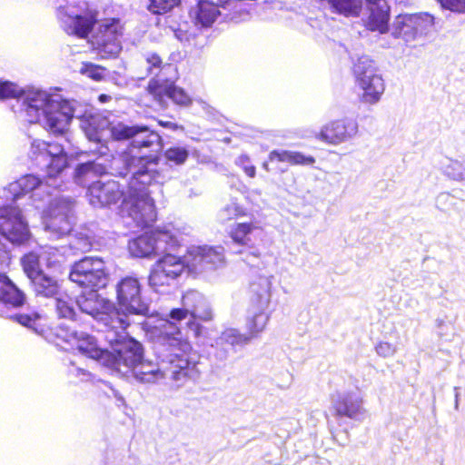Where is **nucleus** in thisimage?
<instances>
[{
  "instance_id": "obj_15",
  "label": "nucleus",
  "mask_w": 465,
  "mask_h": 465,
  "mask_svg": "<svg viewBox=\"0 0 465 465\" xmlns=\"http://www.w3.org/2000/svg\"><path fill=\"white\" fill-rule=\"evenodd\" d=\"M358 125L354 120L342 118L324 124L315 137L329 144H338L354 136Z\"/></svg>"
},
{
  "instance_id": "obj_16",
  "label": "nucleus",
  "mask_w": 465,
  "mask_h": 465,
  "mask_svg": "<svg viewBox=\"0 0 465 465\" xmlns=\"http://www.w3.org/2000/svg\"><path fill=\"white\" fill-rule=\"evenodd\" d=\"M76 303L79 309L92 317L102 321L110 328V322L113 318L112 304L94 290L78 296Z\"/></svg>"
},
{
  "instance_id": "obj_27",
  "label": "nucleus",
  "mask_w": 465,
  "mask_h": 465,
  "mask_svg": "<svg viewBox=\"0 0 465 465\" xmlns=\"http://www.w3.org/2000/svg\"><path fill=\"white\" fill-rule=\"evenodd\" d=\"M184 271L193 275L206 274L203 254L201 246L189 248L182 256Z\"/></svg>"
},
{
  "instance_id": "obj_62",
  "label": "nucleus",
  "mask_w": 465,
  "mask_h": 465,
  "mask_svg": "<svg viewBox=\"0 0 465 465\" xmlns=\"http://www.w3.org/2000/svg\"><path fill=\"white\" fill-rule=\"evenodd\" d=\"M366 2H367V5H371V4L383 3L386 1L385 0H366Z\"/></svg>"
},
{
  "instance_id": "obj_10",
  "label": "nucleus",
  "mask_w": 465,
  "mask_h": 465,
  "mask_svg": "<svg viewBox=\"0 0 465 465\" xmlns=\"http://www.w3.org/2000/svg\"><path fill=\"white\" fill-rule=\"evenodd\" d=\"M0 233L13 243H22L28 239L27 225L15 205L0 206Z\"/></svg>"
},
{
  "instance_id": "obj_49",
  "label": "nucleus",
  "mask_w": 465,
  "mask_h": 465,
  "mask_svg": "<svg viewBox=\"0 0 465 465\" xmlns=\"http://www.w3.org/2000/svg\"><path fill=\"white\" fill-rule=\"evenodd\" d=\"M21 94L16 85L8 81H0V100L16 98Z\"/></svg>"
},
{
  "instance_id": "obj_37",
  "label": "nucleus",
  "mask_w": 465,
  "mask_h": 465,
  "mask_svg": "<svg viewBox=\"0 0 465 465\" xmlns=\"http://www.w3.org/2000/svg\"><path fill=\"white\" fill-rule=\"evenodd\" d=\"M331 6L345 15H359L361 10V0H329Z\"/></svg>"
},
{
  "instance_id": "obj_48",
  "label": "nucleus",
  "mask_w": 465,
  "mask_h": 465,
  "mask_svg": "<svg viewBox=\"0 0 465 465\" xmlns=\"http://www.w3.org/2000/svg\"><path fill=\"white\" fill-rule=\"evenodd\" d=\"M41 316L35 312L32 314H17L14 316V319L17 321L20 324L33 329L36 332H38V323L37 322L40 320Z\"/></svg>"
},
{
  "instance_id": "obj_52",
  "label": "nucleus",
  "mask_w": 465,
  "mask_h": 465,
  "mask_svg": "<svg viewBox=\"0 0 465 465\" xmlns=\"http://www.w3.org/2000/svg\"><path fill=\"white\" fill-rule=\"evenodd\" d=\"M375 351L381 357L390 358L396 353L397 347L396 345L388 341H381L376 345Z\"/></svg>"
},
{
  "instance_id": "obj_19",
  "label": "nucleus",
  "mask_w": 465,
  "mask_h": 465,
  "mask_svg": "<svg viewBox=\"0 0 465 465\" xmlns=\"http://www.w3.org/2000/svg\"><path fill=\"white\" fill-rule=\"evenodd\" d=\"M72 348L78 350L82 354L98 361L104 365L105 359H109V351L104 350L94 336L84 332L72 331L65 338Z\"/></svg>"
},
{
  "instance_id": "obj_51",
  "label": "nucleus",
  "mask_w": 465,
  "mask_h": 465,
  "mask_svg": "<svg viewBox=\"0 0 465 465\" xmlns=\"http://www.w3.org/2000/svg\"><path fill=\"white\" fill-rule=\"evenodd\" d=\"M315 158L312 155H305L301 152H292L291 154V165H312Z\"/></svg>"
},
{
  "instance_id": "obj_64",
  "label": "nucleus",
  "mask_w": 465,
  "mask_h": 465,
  "mask_svg": "<svg viewBox=\"0 0 465 465\" xmlns=\"http://www.w3.org/2000/svg\"><path fill=\"white\" fill-rule=\"evenodd\" d=\"M242 10H240L239 12H234V13L232 14V15H233V16H235V15H236V14L241 15V14H242Z\"/></svg>"
},
{
  "instance_id": "obj_17",
  "label": "nucleus",
  "mask_w": 465,
  "mask_h": 465,
  "mask_svg": "<svg viewBox=\"0 0 465 465\" xmlns=\"http://www.w3.org/2000/svg\"><path fill=\"white\" fill-rule=\"evenodd\" d=\"M44 184V181L34 174H25L17 180L8 183L2 191L0 199L5 203H10L29 196L33 199L35 190L40 188Z\"/></svg>"
},
{
  "instance_id": "obj_60",
  "label": "nucleus",
  "mask_w": 465,
  "mask_h": 465,
  "mask_svg": "<svg viewBox=\"0 0 465 465\" xmlns=\"http://www.w3.org/2000/svg\"><path fill=\"white\" fill-rule=\"evenodd\" d=\"M75 375L79 376V375H83V378L82 380L83 381H87L89 379V377L91 376V374L82 369H75Z\"/></svg>"
},
{
  "instance_id": "obj_36",
  "label": "nucleus",
  "mask_w": 465,
  "mask_h": 465,
  "mask_svg": "<svg viewBox=\"0 0 465 465\" xmlns=\"http://www.w3.org/2000/svg\"><path fill=\"white\" fill-rule=\"evenodd\" d=\"M172 84L162 83L156 79H151L147 84V92L156 100L160 104L163 105L166 99L169 97V92Z\"/></svg>"
},
{
  "instance_id": "obj_59",
  "label": "nucleus",
  "mask_w": 465,
  "mask_h": 465,
  "mask_svg": "<svg viewBox=\"0 0 465 465\" xmlns=\"http://www.w3.org/2000/svg\"><path fill=\"white\" fill-rule=\"evenodd\" d=\"M157 123L160 126L171 129L173 131H175L179 128V125L173 122L159 120Z\"/></svg>"
},
{
  "instance_id": "obj_40",
  "label": "nucleus",
  "mask_w": 465,
  "mask_h": 465,
  "mask_svg": "<svg viewBox=\"0 0 465 465\" xmlns=\"http://www.w3.org/2000/svg\"><path fill=\"white\" fill-rule=\"evenodd\" d=\"M79 72L81 74L86 75L92 80L99 82L104 79L106 68L91 62H83Z\"/></svg>"
},
{
  "instance_id": "obj_53",
  "label": "nucleus",
  "mask_w": 465,
  "mask_h": 465,
  "mask_svg": "<svg viewBox=\"0 0 465 465\" xmlns=\"http://www.w3.org/2000/svg\"><path fill=\"white\" fill-rule=\"evenodd\" d=\"M62 255L58 253V251L54 248H48L41 254V259L46 261L48 266H54L60 263Z\"/></svg>"
},
{
  "instance_id": "obj_34",
  "label": "nucleus",
  "mask_w": 465,
  "mask_h": 465,
  "mask_svg": "<svg viewBox=\"0 0 465 465\" xmlns=\"http://www.w3.org/2000/svg\"><path fill=\"white\" fill-rule=\"evenodd\" d=\"M31 281L37 293L46 297L58 294L59 285L57 281L44 272L36 275Z\"/></svg>"
},
{
  "instance_id": "obj_35",
  "label": "nucleus",
  "mask_w": 465,
  "mask_h": 465,
  "mask_svg": "<svg viewBox=\"0 0 465 465\" xmlns=\"http://www.w3.org/2000/svg\"><path fill=\"white\" fill-rule=\"evenodd\" d=\"M254 228L255 226L252 223H236L230 231V237L236 244L249 246L252 243L250 234Z\"/></svg>"
},
{
  "instance_id": "obj_21",
  "label": "nucleus",
  "mask_w": 465,
  "mask_h": 465,
  "mask_svg": "<svg viewBox=\"0 0 465 465\" xmlns=\"http://www.w3.org/2000/svg\"><path fill=\"white\" fill-rule=\"evenodd\" d=\"M96 23L95 14L87 12L83 15L69 16L64 23V30L69 35L85 39L89 36Z\"/></svg>"
},
{
  "instance_id": "obj_43",
  "label": "nucleus",
  "mask_w": 465,
  "mask_h": 465,
  "mask_svg": "<svg viewBox=\"0 0 465 465\" xmlns=\"http://www.w3.org/2000/svg\"><path fill=\"white\" fill-rule=\"evenodd\" d=\"M56 312L59 317L74 319L75 312L71 298L67 295H60L55 299Z\"/></svg>"
},
{
  "instance_id": "obj_50",
  "label": "nucleus",
  "mask_w": 465,
  "mask_h": 465,
  "mask_svg": "<svg viewBox=\"0 0 465 465\" xmlns=\"http://www.w3.org/2000/svg\"><path fill=\"white\" fill-rule=\"evenodd\" d=\"M440 6L450 12L465 13V0H438Z\"/></svg>"
},
{
  "instance_id": "obj_30",
  "label": "nucleus",
  "mask_w": 465,
  "mask_h": 465,
  "mask_svg": "<svg viewBox=\"0 0 465 465\" xmlns=\"http://www.w3.org/2000/svg\"><path fill=\"white\" fill-rule=\"evenodd\" d=\"M146 131V125H127L124 123H117L109 127L110 136L114 141L130 140Z\"/></svg>"
},
{
  "instance_id": "obj_58",
  "label": "nucleus",
  "mask_w": 465,
  "mask_h": 465,
  "mask_svg": "<svg viewBox=\"0 0 465 465\" xmlns=\"http://www.w3.org/2000/svg\"><path fill=\"white\" fill-rule=\"evenodd\" d=\"M37 101H38V99L35 98V97L27 98L25 111L28 115H30L33 112L37 113L40 110V108L43 106V104H35ZM41 102L44 103L43 98L41 99Z\"/></svg>"
},
{
  "instance_id": "obj_25",
  "label": "nucleus",
  "mask_w": 465,
  "mask_h": 465,
  "mask_svg": "<svg viewBox=\"0 0 465 465\" xmlns=\"http://www.w3.org/2000/svg\"><path fill=\"white\" fill-rule=\"evenodd\" d=\"M218 2L215 4L210 0L198 1L193 11V19L196 25L203 27L211 26L221 15Z\"/></svg>"
},
{
  "instance_id": "obj_8",
  "label": "nucleus",
  "mask_w": 465,
  "mask_h": 465,
  "mask_svg": "<svg viewBox=\"0 0 465 465\" xmlns=\"http://www.w3.org/2000/svg\"><path fill=\"white\" fill-rule=\"evenodd\" d=\"M184 272L182 256L165 253L152 266L149 275V285L155 292H163Z\"/></svg>"
},
{
  "instance_id": "obj_20",
  "label": "nucleus",
  "mask_w": 465,
  "mask_h": 465,
  "mask_svg": "<svg viewBox=\"0 0 465 465\" xmlns=\"http://www.w3.org/2000/svg\"><path fill=\"white\" fill-rule=\"evenodd\" d=\"M182 305L191 312L193 320L209 322L213 319V309L206 298L195 290L187 291L182 297Z\"/></svg>"
},
{
  "instance_id": "obj_39",
  "label": "nucleus",
  "mask_w": 465,
  "mask_h": 465,
  "mask_svg": "<svg viewBox=\"0 0 465 465\" xmlns=\"http://www.w3.org/2000/svg\"><path fill=\"white\" fill-rule=\"evenodd\" d=\"M163 156L167 162L175 165H181L187 161L189 151L184 147L171 146L163 152Z\"/></svg>"
},
{
  "instance_id": "obj_18",
  "label": "nucleus",
  "mask_w": 465,
  "mask_h": 465,
  "mask_svg": "<svg viewBox=\"0 0 465 465\" xmlns=\"http://www.w3.org/2000/svg\"><path fill=\"white\" fill-rule=\"evenodd\" d=\"M89 203H125L123 187L114 180L105 183L100 181L89 185L86 193Z\"/></svg>"
},
{
  "instance_id": "obj_13",
  "label": "nucleus",
  "mask_w": 465,
  "mask_h": 465,
  "mask_svg": "<svg viewBox=\"0 0 465 465\" xmlns=\"http://www.w3.org/2000/svg\"><path fill=\"white\" fill-rule=\"evenodd\" d=\"M118 161L124 167L119 174L125 176L132 172V180L134 181L149 174V166L157 165L160 163V155L158 153L135 154L130 146L119 154Z\"/></svg>"
},
{
  "instance_id": "obj_26",
  "label": "nucleus",
  "mask_w": 465,
  "mask_h": 465,
  "mask_svg": "<svg viewBox=\"0 0 465 465\" xmlns=\"http://www.w3.org/2000/svg\"><path fill=\"white\" fill-rule=\"evenodd\" d=\"M272 285V276H259L251 285L252 292L253 293V302L261 311L267 308L271 302Z\"/></svg>"
},
{
  "instance_id": "obj_33",
  "label": "nucleus",
  "mask_w": 465,
  "mask_h": 465,
  "mask_svg": "<svg viewBox=\"0 0 465 465\" xmlns=\"http://www.w3.org/2000/svg\"><path fill=\"white\" fill-rule=\"evenodd\" d=\"M145 135L138 139H134L130 143L133 149L141 150L143 148H155L156 153L159 154L163 148V140L162 136L155 131L149 130L144 132Z\"/></svg>"
},
{
  "instance_id": "obj_7",
  "label": "nucleus",
  "mask_w": 465,
  "mask_h": 465,
  "mask_svg": "<svg viewBox=\"0 0 465 465\" xmlns=\"http://www.w3.org/2000/svg\"><path fill=\"white\" fill-rule=\"evenodd\" d=\"M114 351L104 365L123 375L132 373L143 359L142 344L131 338L118 341Z\"/></svg>"
},
{
  "instance_id": "obj_45",
  "label": "nucleus",
  "mask_w": 465,
  "mask_h": 465,
  "mask_svg": "<svg viewBox=\"0 0 465 465\" xmlns=\"http://www.w3.org/2000/svg\"><path fill=\"white\" fill-rule=\"evenodd\" d=\"M181 0H149L148 9L156 15H163L174 6L179 5Z\"/></svg>"
},
{
  "instance_id": "obj_23",
  "label": "nucleus",
  "mask_w": 465,
  "mask_h": 465,
  "mask_svg": "<svg viewBox=\"0 0 465 465\" xmlns=\"http://www.w3.org/2000/svg\"><path fill=\"white\" fill-rule=\"evenodd\" d=\"M71 119L72 115L64 113L60 104H52L45 110L44 127L54 135H61L64 134Z\"/></svg>"
},
{
  "instance_id": "obj_9",
  "label": "nucleus",
  "mask_w": 465,
  "mask_h": 465,
  "mask_svg": "<svg viewBox=\"0 0 465 465\" xmlns=\"http://www.w3.org/2000/svg\"><path fill=\"white\" fill-rule=\"evenodd\" d=\"M70 280L91 290L104 287L107 283V276L104 261L94 257L80 260L74 264Z\"/></svg>"
},
{
  "instance_id": "obj_22",
  "label": "nucleus",
  "mask_w": 465,
  "mask_h": 465,
  "mask_svg": "<svg viewBox=\"0 0 465 465\" xmlns=\"http://www.w3.org/2000/svg\"><path fill=\"white\" fill-rule=\"evenodd\" d=\"M369 15L364 20L366 29L384 34L389 30L390 7L387 2L367 5Z\"/></svg>"
},
{
  "instance_id": "obj_1",
  "label": "nucleus",
  "mask_w": 465,
  "mask_h": 465,
  "mask_svg": "<svg viewBox=\"0 0 465 465\" xmlns=\"http://www.w3.org/2000/svg\"><path fill=\"white\" fill-rule=\"evenodd\" d=\"M117 309L112 310L110 328L124 331L129 326L128 315H146L149 304L141 295V285L136 278H124L116 286Z\"/></svg>"
},
{
  "instance_id": "obj_5",
  "label": "nucleus",
  "mask_w": 465,
  "mask_h": 465,
  "mask_svg": "<svg viewBox=\"0 0 465 465\" xmlns=\"http://www.w3.org/2000/svg\"><path fill=\"white\" fill-rule=\"evenodd\" d=\"M353 74L361 90V101L370 104L377 103L384 92V82L377 74L374 61L368 56L360 57L353 64Z\"/></svg>"
},
{
  "instance_id": "obj_46",
  "label": "nucleus",
  "mask_w": 465,
  "mask_h": 465,
  "mask_svg": "<svg viewBox=\"0 0 465 465\" xmlns=\"http://www.w3.org/2000/svg\"><path fill=\"white\" fill-rule=\"evenodd\" d=\"M445 173L453 180L465 181V162L450 160L445 166Z\"/></svg>"
},
{
  "instance_id": "obj_41",
  "label": "nucleus",
  "mask_w": 465,
  "mask_h": 465,
  "mask_svg": "<svg viewBox=\"0 0 465 465\" xmlns=\"http://www.w3.org/2000/svg\"><path fill=\"white\" fill-rule=\"evenodd\" d=\"M267 322L268 317L262 312L256 313L248 321L247 328L249 334L247 337L250 338V341L264 330Z\"/></svg>"
},
{
  "instance_id": "obj_2",
  "label": "nucleus",
  "mask_w": 465,
  "mask_h": 465,
  "mask_svg": "<svg viewBox=\"0 0 465 465\" xmlns=\"http://www.w3.org/2000/svg\"><path fill=\"white\" fill-rule=\"evenodd\" d=\"M181 240L179 231L169 224L158 227L131 240L128 243V249L132 256L149 258L160 251L179 246Z\"/></svg>"
},
{
  "instance_id": "obj_14",
  "label": "nucleus",
  "mask_w": 465,
  "mask_h": 465,
  "mask_svg": "<svg viewBox=\"0 0 465 465\" xmlns=\"http://www.w3.org/2000/svg\"><path fill=\"white\" fill-rule=\"evenodd\" d=\"M332 407L337 416L361 421L366 415L364 400L359 391L339 393L332 399Z\"/></svg>"
},
{
  "instance_id": "obj_24",
  "label": "nucleus",
  "mask_w": 465,
  "mask_h": 465,
  "mask_svg": "<svg viewBox=\"0 0 465 465\" xmlns=\"http://www.w3.org/2000/svg\"><path fill=\"white\" fill-rule=\"evenodd\" d=\"M134 377L143 383H156L167 376V372L163 367L143 358L132 372Z\"/></svg>"
},
{
  "instance_id": "obj_61",
  "label": "nucleus",
  "mask_w": 465,
  "mask_h": 465,
  "mask_svg": "<svg viewBox=\"0 0 465 465\" xmlns=\"http://www.w3.org/2000/svg\"><path fill=\"white\" fill-rule=\"evenodd\" d=\"M98 100L101 102V103H107L111 100V96L108 95V94H101L99 96H98Z\"/></svg>"
},
{
  "instance_id": "obj_54",
  "label": "nucleus",
  "mask_w": 465,
  "mask_h": 465,
  "mask_svg": "<svg viewBox=\"0 0 465 465\" xmlns=\"http://www.w3.org/2000/svg\"><path fill=\"white\" fill-rule=\"evenodd\" d=\"M291 154L292 151L282 150H273L269 155L268 159L270 162H279V163H291Z\"/></svg>"
},
{
  "instance_id": "obj_47",
  "label": "nucleus",
  "mask_w": 465,
  "mask_h": 465,
  "mask_svg": "<svg viewBox=\"0 0 465 465\" xmlns=\"http://www.w3.org/2000/svg\"><path fill=\"white\" fill-rule=\"evenodd\" d=\"M173 101V103L179 105H189L192 103L191 97L185 93L182 88L175 86L174 84H171L169 97Z\"/></svg>"
},
{
  "instance_id": "obj_63",
  "label": "nucleus",
  "mask_w": 465,
  "mask_h": 465,
  "mask_svg": "<svg viewBox=\"0 0 465 465\" xmlns=\"http://www.w3.org/2000/svg\"><path fill=\"white\" fill-rule=\"evenodd\" d=\"M262 166H263V168H264L265 170L269 171V167H268V163H264L262 164Z\"/></svg>"
},
{
  "instance_id": "obj_29",
  "label": "nucleus",
  "mask_w": 465,
  "mask_h": 465,
  "mask_svg": "<svg viewBox=\"0 0 465 465\" xmlns=\"http://www.w3.org/2000/svg\"><path fill=\"white\" fill-rule=\"evenodd\" d=\"M206 273L223 268L226 264L224 248L222 246H201Z\"/></svg>"
},
{
  "instance_id": "obj_42",
  "label": "nucleus",
  "mask_w": 465,
  "mask_h": 465,
  "mask_svg": "<svg viewBox=\"0 0 465 465\" xmlns=\"http://www.w3.org/2000/svg\"><path fill=\"white\" fill-rule=\"evenodd\" d=\"M40 258L41 256L31 252L25 255L22 259L24 271L31 280L36 277V275L43 273V272L39 271Z\"/></svg>"
},
{
  "instance_id": "obj_3",
  "label": "nucleus",
  "mask_w": 465,
  "mask_h": 465,
  "mask_svg": "<svg viewBox=\"0 0 465 465\" xmlns=\"http://www.w3.org/2000/svg\"><path fill=\"white\" fill-rule=\"evenodd\" d=\"M31 159L35 167L45 171L48 178H56L68 166L67 153L62 144L55 142L34 141Z\"/></svg>"
},
{
  "instance_id": "obj_57",
  "label": "nucleus",
  "mask_w": 465,
  "mask_h": 465,
  "mask_svg": "<svg viewBox=\"0 0 465 465\" xmlns=\"http://www.w3.org/2000/svg\"><path fill=\"white\" fill-rule=\"evenodd\" d=\"M97 165L94 162H87L84 163H81L76 168L77 176L81 177L86 175L90 173L96 172Z\"/></svg>"
},
{
  "instance_id": "obj_31",
  "label": "nucleus",
  "mask_w": 465,
  "mask_h": 465,
  "mask_svg": "<svg viewBox=\"0 0 465 465\" xmlns=\"http://www.w3.org/2000/svg\"><path fill=\"white\" fill-rule=\"evenodd\" d=\"M128 213L139 226H148L157 217L154 205H129Z\"/></svg>"
},
{
  "instance_id": "obj_11",
  "label": "nucleus",
  "mask_w": 465,
  "mask_h": 465,
  "mask_svg": "<svg viewBox=\"0 0 465 465\" xmlns=\"http://www.w3.org/2000/svg\"><path fill=\"white\" fill-rule=\"evenodd\" d=\"M74 218L66 205H49L43 216L45 232L52 240L68 235L73 228Z\"/></svg>"
},
{
  "instance_id": "obj_28",
  "label": "nucleus",
  "mask_w": 465,
  "mask_h": 465,
  "mask_svg": "<svg viewBox=\"0 0 465 465\" xmlns=\"http://www.w3.org/2000/svg\"><path fill=\"white\" fill-rule=\"evenodd\" d=\"M0 301L14 307L25 302L24 293L5 275H0Z\"/></svg>"
},
{
  "instance_id": "obj_44",
  "label": "nucleus",
  "mask_w": 465,
  "mask_h": 465,
  "mask_svg": "<svg viewBox=\"0 0 465 465\" xmlns=\"http://www.w3.org/2000/svg\"><path fill=\"white\" fill-rule=\"evenodd\" d=\"M75 242L74 247L81 252H88L91 250L94 235L88 230L77 232L74 235Z\"/></svg>"
},
{
  "instance_id": "obj_12",
  "label": "nucleus",
  "mask_w": 465,
  "mask_h": 465,
  "mask_svg": "<svg viewBox=\"0 0 465 465\" xmlns=\"http://www.w3.org/2000/svg\"><path fill=\"white\" fill-rule=\"evenodd\" d=\"M433 25L434 17L428 13L400 15L394 24L395 33L406 40L427 34Z\"/></svg>"
},
{
  "instance_id": "obj_55",
  "label": "nucleus",
  "mask_w": 465,
  "mask_h": 465,
  "mask_svg": "<svg viewBox=\"0 0 465 465\" xmlns=\"http://www.w3.org/2000/svg\"><path fill=\"white\" fill-rule=\"evenodd\" d=\"M239 162L246 175L250 178H253L256 174V168L254 165L249 163V158L247 156H241Z\"/></svg>"
},
{
  "instance_id": "obj_6",
  "label": "nucleus",
  "mask_w": 465,
  "mask_h": 465,
  "mask_svg": "<svg viewBox=\"0 0 465 465\" xmlns=\"http://www.w3.org/2000/svg\"><path fill=\"white\" fill-rule=\"evenodd\" d=\"M124 30V24L119 18H105L98 25L89 43L99 53L115 56L122 50Z\"/></svg>"
},
{
  "instance_id": "obj_56",
  "label": "nucleus",
  "mask_w": 465,
  "mask_h": 465,
  "mask_svg": "<svg viewBox=\"0 0 465 465\" xmlns=\"http://www.w3.org/2000/svg\"><path fill=\"white\" fill-rule=\"evenodd\" d=\"M146 62L149 64L148 69L152 71L153 69H161L163 66V59L156 53H151L146 57Z\"/></svg>"
},
{
  "instance_id": "obj_4",
  "label": "nucleus",
  "mask_w": 465,
  "mask_h": 465,
  "mask_svg": "<svg viewBox=\"0 0 465 465\" xmlns=\"http://www.w3.org/2000/svg\"><path fill=\"white\" fill-rule=\"evenodd\" d=\"M167 342L173 348V356L170 359V375L175 386H180L187 378L195 372V363L192 360V346L181 331L167 333Z\"/></svg>"
},
{
  "instance_id": "obj_32",
  "label": "nucleus",
  "mask_w": 465,
  "mask_h": 465,
  "mask_svg": "<svg viewBox=\"0 0 465 465\" xmlns=\"http://www.w3.org/2000/svg\"><path fill=\"white\" fill-rule=\"evenodd\" d=\"M169 318L172 321L170 322L169 328L171 329L170 331H165V336L167 337V333H175L177 328L173 326V324L187 320V324L190 328H192L195 331V335L198 336L200 334V325L195 322L196 320H193V317L191 315V312L187 310L185 306H183L181 308H175L173 309L169 313ZM180 331V330L178 329Z\"/></svg>"
},
{
  "instance_id": "obj_38",
  "label": "nucleus",
  "mask_w": 465,
  "mask_h": 465,
  "mask_svg": "<svg viewBox=\"0 0 465 465\" xmlns=\"http://www.w3.org/2000/svg\"><path fill=\"white\" fill-rule=\"evenodd\" d=\"M250 341V338L246 334H241L235 329H227L222 332L221 336L216 341L217 345H223L225 343L232 346L242 345Z\"/></svg>"
}]
</instances>
